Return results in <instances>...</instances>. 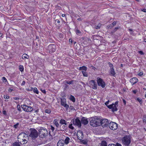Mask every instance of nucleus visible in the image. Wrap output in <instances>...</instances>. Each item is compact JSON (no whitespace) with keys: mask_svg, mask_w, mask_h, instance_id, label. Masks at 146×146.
<instances>
[{"mask_svg":"<svg viewBox=\"0 0 146 146\" xmlns=\"http://www.w3.org/2000/svg\"><path fill=\"white\" fill-rule=\"evenodd\" d=\"M29 136L25 133L22 132L20 133L17 137L18 141L20 144H26L29 140Z\"/></svg>","mask_w":146,"mask_h":146,"instance_id":"f257e3e1","label":"nucleus"},{"mask_svg":"<svg viewBox=\"0 0 146 146\" xmlns=\"http://www.w3.org/2000/svg\"><path fill=\"white\" fill-rule=\"evenodd\" d=\"M100 119L97 117H91L90 119V125L93 127L100 126Z\"/></svg>","mask_w":146,"mask_h":146,"instance_id":"f03ea898","label":"nucleus"},{"mask_svg":"<svg viewBox=\"0 0 146 146\" xmlns=\"http://www.w3.org/2000/svg\"><path fill=\"white\" fill-rule=\"evenodd\" d=\"M121 142L123 146H130L131 137L129 136L125 135L121 139Z\"/></svg>","mask_w":146,"mask_h":146,"instance_id":"7ed1b4c3","label":"nucleus"},{"mask_svg":"<svg viewBox=\"0 0 146 146\" xmlns=\"http://www.w3.org/2000/svg\"><path fill=\"white\" fill-rule=\"evenodd\" d=\"M38 134L37 131L34 128L30 129V132L29 136L33 140H35L38 137Z\"/></svg>","mask_w":146,"mask_h":146,"instance_id":"20e7f679","label":"nucleus"},{"mask_svg":"<svg viewBox=\"0 0 146 146\" xmlns=\"http://www.w3.org/2000/svg\"><path fill=\"white\" fill-rule=\"evenodd\" d=\"M39 136L41 138L46 137L48 135V132L46 128L40 127L38 130Z\"/></svg>","mask_w":146,"mask_h":146,"instance_id":"39448f33","label":"nucleus"},{"mask_svg":"<svg viewBox=\"0 0 146 146\" xmlns=\"http://www.w3.org/2000/svg\"><path fill=\"white\" fill-rule=\"evenodd\" d=\"M118 101H116L114 104L113 103L108 106V108L110 109H111L112 112H114L115 111H117V107L118 106Z\"/></svg>","mask_w":146,"mask_h":146,"instance_id":"423d86ee","label":"nucleus"},{"mask_svg":"<svg viewBox=\"0 0 146 146\" xmlns=\"http://www.w3.org/2000/svg\"><path fill=\"white\" fill-rule=\"evenodd\" d=\"M97 82L98 85L99 86H101L102 88H104L106 86V83L102 79L99 77H98L97 78Z\"/></svg>","mask_w":146,"mask_h":146,"instance_id":"0eeeda50","label":"nucleus"},{"mask_svg":"<svg viewBox=\"0 0 146 146\" xmlns=\"http://www.w3.org/2000/svg\"><path fill=\"white\" fill-rule=\"evenodd\" d=\"M21 107L24 111L26 112H31L33 110V108L30 106H29L26 105H21Z\"/></svg>","mask_w":146,"mask_h":146,"instance_id":"6e6552de","label":"nucleus"},{"mask_svg":"<svg viewBox=\"0 0 146 146\" xmlns=\"http://www.w3.org/2000/svg\"><path fill=\"white\" fill-rule=\"evenodd\" d=\"M100 125H101L103 127L108 126V120L107 119H100V122H99Z\"/></svg>","mask_w":146,"mask_h":146,"instance_id":"1a4fd4ad","label":"nucleus"},{"mask_svg":"<svg viewBox=\"0 0 146 146\" xmlns=\"http://www.w3.org/2000/svg\"><path fill=\"white\" fill-rule=\"evenodd\" d=\"M73 123L74 125L78 126L80 128L81 126V121L79 119L78 117H76L75 120H73Z\"/></svg>","mask_w":146,"mask_h":146,"instance_id":"9d476101","label":"nucleus"},{"mask_svg":"<svg viewBox=\"0 0 146 146\" xmlns=\"http://www.w3.org/2000/svg\"><path fill=\"white\" fill-rule=\"evenodd\" d=\"M109 127L111 129L114 130L117 129V125L116 123L112 122L109 124Z\"/></svg>","mask_w":146,"mask_h":146,"instance_id":"9b49d317","label":"nucleus"},{"mask_svg":"<svg viewBox=\"0 0 146 146\" xmlns=\"http://www.w3.org/2000/svg\"><path fill=\"white\" fill-rule=\"evenodd\" d=\"M61 100V105L63 106L66 108V109H68L69 106L68 105L66 104V100L64 98H60Z\"/></svg>","mask_w":146,"mask_h":146,"instance_id":"f8f14e48","label":"nucleus"},{"mask_svg":"<svg viewBox=\"0 0 146 146\" xmlns=\"http://www.w3.org/2000/svg\"><path fill=\"white\" fill-rule=\"evenodd\" d=\"M48 48L50 52H54L56 50V46L54 44H50L48 46Z\"/></svg>","mask_w":146,"mask_h":146,"instance_id":"ddd939ff","label":"nucleus"},{"mask_svg":"<svg viewBox=\"0 0 146 146\" xmlns=\"http://www.w3.org/2000/svg\"><path fill=\"white\" fill-rule=\"evenodd\" d=\"M90 84L92 86V88L93 89H96L97 88V85L96 82L94 80H92L89 82Z\"/></svg>","mask_w":146,"mask_h":146,"instance_id":"4468645a","label":"nucleus"},{"mask_svg":"<svg viewBox=\"0 0 146 146\" xmlns=\"http://www.w3.org/2000/svg\"><path fill=\"white\" fill-rule=\"evenodd\" d=\"M77 136L78 139L80 140H81L84 137L83 132L81 131H79L77 132Z\"/></svg>","mask_w":146,"mask_h":146,"instance_id":"2eb2a0df","label":"nucleus"},{"mask_svg":"<svg viewBox=\"0 0 146 146\" xmlns=\"http://www.w3.org/2000/svg\"><path fill=\"white\" fill-rule=\"evenodd\" d=\"M81 123L84 125H86L88 123V120L85 117H82L81 119Z\"/></svg>","mask_w":146,"mask_h":146,"instance_id":"dca6fc26","label":"nucleus"},{"mask_svg":"<svg viewBox=\"0 0 146 146\" xmlns=\"http://www.w3.org/2000/svg\"><path fill=\"white\" fill-rule=\"evenodd\" d=\"M138 79L137 78L134 77L130 79V82L132 84V85H133L134 84L137 83L138 82Z\"/></svg>","mask_w":146,"mask_h":146,"instance_id":"f3484780","label":"nucleus"},{"mask_svg":"<svg viewBox=\"0 0 146 146\" xmlns=\"http://www.w3.org/2000/svg\"><path fill=\"white\" fill-rule=\"evenodd\" d=\"M61 125L60 126V127L58 128V129H56L57 131H63L66 128V125Z\"/></svg>","mask_w":146,"mask_h":146,"instance_id":"a211bd4d","label":"nucleus"},{"mask_svg":"<svg viewBox=\"0 0 146 146\" xmlns=\"http://www.w3.org/2000/svg\"><path fill=\"white\" fill-rule=\"evenodd\" d=\"M64 142L63 140H59L57 143V146H64Z\"/></svg>","mask_w":146,"mask_h":146,"instance_id":"6ab92c4d","label":"nucleus"},{"mask_svg":"<svg viewBox=\"0 0 146 146\" xmlns=\"http://www.w3.org/2000/svg\"><path fill=\"white\" fill-rule=\"evenodd\" d=\"M110 74L112 76H115V72L114 70V68L110 69Z\"/></svg>","mask_w":146,"mask_h":146,"instance_id":"aec40b11","label":"nucleus"},{"mask_svg":"<svg viewBox=\"0 0 146 146\" xmlns=\"http://www.w3.org/2000/svg\"><path fill=\"white\" fill-rule=\"evenodd\" d=\"M60 123L61 125H67V122L64 119H61L60 121Z\"/></svg>","mask_w":146,"mask_h":146,"instance_id":"412c9836","label":"nucleus"},{"mask_svg":"<svg viewBox=\"0 0 146 146\" xmlns=\"http://www.w3.org/2000/svg\"><path fill=\"white\" fill-rule=\"evenodd\" d=\"M87 69V68L85 66H83L82 67H80L79 68V70H82L84 71H86Z\"/></svg>","mask_w":146,"mask_h":146,"instance_id":"4be33fe9","label":"nucleus"},{"mask_svg":"<svg viewBox=\"0 0 146 146\" xmlns=\"http://www.w3.org/2000/svg\"><path fill=\"white\" fill-rule=\"evenodd\" d=\"M22 58L23 59H28L29 58V56L26 54H24L22 55Z\"/></svg>","mask_w":146,"mask_h":146,"instance_id":"5701e85b","label":"nucleus"},{"mask_svg":"<svg viewBox=\"0 0 146 146\" xmlns=\"http://www.w3.org/2000/svg\"><path fill=\"white\" fill-rule=\"evenodd\" d=\"M53 122L54 123V124L56 126L57 128V129H58V128H59V126L60 127V125L56 120H54Z\"/></svg>","mask_w":146,"mask_h":146,"instance_id":"b1692460","label":"nucleus"},{"mask_svg":"<svg viewBox=\"0 0 146 146\" xmlns=\"http://www.w3.org/2000/svg\"><path fill=\"white\" fill-rule=\"evenodd\" d=\"M70 140V138L68 137H67L64 141V143L66 145L68 144L69 143Z\"/></svg>","mask_w":146,"mask_h":146,"instance_id":"393cba45","label":"nucleus"},{"mask_svg":"<svg viewBox=\"0 0 146 146\" xmlns=\"http://www.w3.org/2000/svg\"><path fill=\"white\" fill-rule=\"evenodd\" d=\"M21 144L18 141L15 142L13 143L12 146H21Z\"/></svg>","mask_w":146,"mask_h":146,"instance_id":"a878e982","label":"nucleus"},{"mask_svg":"<svg viewBox=\"0 0 146 146\" xmlns=\"http://www.w3.org/2000/svg\"><path fill=\"white\" fill-rule=\"evenodd\" d=\"M101 146H107V143L106 141H103L101 143Z\"/></svg>","mask_w":146,"mask_h":146,"instance_id":"bb28decb","label":"nucleus"},{"mask_svg":"<svg viewBox=\"0 0 146 146\" xmlns=\"http://www.w3.org/2000/svg\"><path fill=\"white\" fill-rule=\"evenodd\" d=\"M70 99L73 102H74L75 101V98L74 96L71 95L70 97Z\"/></svg>","mask_w":146,"mask_h":146,"instance_id":"cd10ccee","label":"nucleus"},{"mask_svg":"<svg viewBox=\"0 0 146 146\" xmlns=\"http://www.w3.org/2000/svg\"><path fill=\"white\" fill-rule=\"evenodd\" d=\"M74 82L73 80H72L70 81H68L67 80H65L64 81V83H66L69 84H71L73 83Z\"/></svg>","mask_w":146,"mask_h":146,"instance_id":"c85d7f7f","label":"nucleus"},{"mask_svg":"<svg viewBox=\"0 0 146 146\" xmlns=\"http://www.w3.org/2000/svg\"><path fill=\"white\" fill-rule=\"evenodd\" d=\"M76 34L78 35H82V33L81 31L78 29H77L76 30Z\"/></svg>","mask_w":146,"mask_h":146,"instance_id":"c756f323","label":"nucleus"},{"mask_svg":"<svg viewBox=\"0 0 146 146\" xmlns=\"http://www.w3.org/2000/svg\"><path fill=\"white\" fill-rule=\"evenodd\" d=\"M33 91L34 93H35L37 94H38V90L37 88H35L33 89Z\"/></svg>","mask_w":146,"mask_h":146,"instance_id":"7c9ffc66","label":"nucleus"},{"mask_svg":"<svg viewBox=\"0 0 146 146\" xmlns=\"http://www.w3.org/2000/svg\"><path fill=\"white\" fill-rule=\"evenodd\" d=\"M80 141L82 143L84 144V145H86L87 144L88 141L86 140H82L81 139Z\"/></svg>","mask_w":146,"mask_h":146,"instance_id":"2f4dec72","label":"nucleus"},{"mask_svg":"<svg viewBox=\"0 0 146 146\" xmlns=\"http://www.w3.org/2000/svg\"><path fill=\"white\" fill-rule=\"evenodd\" d=\"M45 111L46 113L48 114L50 113L51 112V110L49 108L45 109Z\"/></svg>","mask_w":146,"mask_h":146,"instance_id":"473e14b6","label":"nucleus"},{"mask_svg":"<svg viewBox=\"0 0 146 146\" xmlns=\"http://www.w3.org/2000/svg\"><path fill=\"white\" fill-rule=\"evenodd\" d=\"M82 72L84 76L87 77L88 76V73L86 72V71H82Z\"/></svg>","mask_w":146,"mask_h":146,"instance_id":"72a5a7b5","label":"nucleus"},{"mask_svg":"<svg viewBox=\"0 0 146 146\" xmlns=\"http://www.w3.org/2000/svg\"><path fill=\"white\" fill-rule=\"evenodd\" d=\"M19 70L21 72H23L24 70V68H23V66L22 65H20L19 66Z\"/></svg>","mask_w":146,"mask_h":146,"instance_id":"f704fd0d","label":"nucleus"},{"mask_svg":"<svg viewBox=\"0 0 146 146\" xmlns=\"http://www.w3.org/2000/svg\"><path fill=\"white\" fill-rule=\"evenodd\" d=\"M108 64L109 67L110 68V69L113 68V64H112L111 63L109 62L108 63Z\"/></svg>","mask_w":146,"mask_h":146,"instance_id":"c9c22d12","label":"nucleus"},{"mask_svg":"<svg viewBox=\"0 0 146 146\" xmlns=\"http://www.w3.org/2000/svg\"><path fill=\"white\" fill-rule=\"evenodd\" d=\"M137 100L138 102H139L141 104L143 103L142 100L141 99V98H137Z\"/></svg>","mask_w":146,"mask_h":146,"instance_id":"e433bc0d","label":"nucleus"},{"mask_svg":"<svg viewBox=\"0 0 146 146\" xmlns=\"http://www.w3.org/2000/svg\"><path fill=\"white\" fill-rule=\"evenodd\" d=\"M19 123H17L16 124L13 125V127L15 129H17L18 127V126L19 125Z\"/></svg>","mask_w":146,"mask_h":146,"instance_id":"4c0bfd02","label":"nucleus"},{"mask_svg":"<svg viewBox=\"0 0 146 146\" xmlns=\"http://www.w3.org/2000/svg\"><path fill=\"white\" fill-rule=\"evenodd\" d=\"M2 80L3 82H6L7 81V79L4 77H3Z\"/></svg>","mask_w":146,"mask_h":146,"instance_id":"58836bf2","label":"nucleus"},{"mask_svg":"<svg viewBox=\"0 0 146 146\" xmlns=\"http://www.w3.org/2000/svg\"><path fill=\"white\" fill-rule=\"evenodd\" d=\"M143 121L144 122L146 123V115H144L143 119Z\"/></svg>","mask_w":146,"mask_h":146,"instance_id":"ea45409f","label":"nucleus"},{"mask_svg":"<svg viewBox=\"0 0 146 146\" xmlns=\"http://www.w3.org/2000/svg\"><path fill=\"white\" fill-rule=\"evenodd\" d=\"M9 98L10 96L7 95L6 96L4 95V98L5 99H8Z\"/></svg>","mask_w":146,"mask_h":146,"instance_id":"a19ab883","label":"nucleus"},{"mask_svg":"<svg viewBox=\"0 0 146 146\" xmlns=\"http://www.w3.org/2000/svg\"><path fill=\"white\" fill-rule=\"evenodd\" d=\"M68 87V86L65 84H64V86H63V87H64V90H65Z\"/></svg>","mask_w":146,"mask_h":146,"instance_id":"79ce46f5","label":"nucleus"},{"mask_svg":"<svg viewBox=\"0 0 146 146\" xmlns=\"http://www.w3.org/2000/svg\"><path fill=\"white\" fill-rule=\"evenodd\" d=\"M17 108L18 110L19 111H21V107H20V105H17Z\"/></svg>","mask_w":146,"mask_h":146,"instance_id":"37998d69","label":"nucleus"},{"mask_svg":"<svg viewBox=\"0 0 146 146\" xmlns=\"http://www.w3.org/2000/svg\"><path fill=\"white\" fill-rule=\"evenodd\" d=\"M69 127L72 129H74V127L72 126V124L69 125Z\"/></svg>","mask_w":146,"mask_h":146,"instance_id":"c03bdc74","label":"nucleus"},{"mask_svg":"<svg viewBox=\"0 0 146 146\" xmlns=\"http://www.w3.org/2000/svg\"><path fill=\"white\" fill-rule=\"evenodd\" d=\"M113 27V26H112V25L110 24L107 26V27L108 29H110L111 28H112Z\"/></svg>","mask_w":146,"mask_h":146,"instance_id":"a18cd8bd","label":"nucleus"},{"mask_svg":"<svg viewBox=\"0 0 146 146\" xmlns=\"http://www.w3.org/2000/svg\"><path fill=\"white\" fill-rule=\"evenodd\" d=\"M109 102V100H108L107 102H105V105H106L107 107H108V106H109V105H108Z\"/></svg>","mask_w":146,"mask_h":146,"instance_id":"49530a36","label":"nucleus"},{"mask_svg":"<svg viewBox=\"0 0 146 146\" xmlns=\"http://www.w3.org/2000/svg\"><path fill=\"white\" fill-rule=\"evenodd\" d=\"M115 146H122V145L120 144L119 143H116L115 144Z\"/></svg>","mask_w":146,"mask_h":146,"instance_id":"de8ad7c7","label":"nucleus"},{"mask_svg":"<svg viewBox=\"0 0 146 146\" xmlns=\"http://www.w3.org/2000/svg\"><path fill=\"white\" fill-rule=\"evenodd\" d=\"M116 24V22L115 21H114L113 22V23L111 24V25L113 26V27Z\"/></svg>","mask_w":146,"mask_h":146,"instance_id":"09e8293b","label":"nucleus"},{"mask_svg":"<svg viewBox=\"0 0 146 146\" xmlns=\"http://www.w3.org/2000/svg\"><path fill=\"white\" fill-rule=\"evenodd\" d=\"M139 53L141 55H143L144 54V53L141 51H139Z\"/></svg>","mask_w":146,"mask_h":146,"instance_id":"8fccbe9b","label":"nucleus"},{"mask_svg":"<svg viewBox=\"0 0 146 146\" xmlns=\"http://www.w3.org/2000/svg\"><path fill=\"white\" fill-rule=\"evenodd\" d=\"M50 127H51L50 129H51V130H52V131H53L55 129V128L51 125L50 126Z\"/></svg>","mask_w":146,"mask_h":146,"instance_id":"3c124183","label":"nucleus"},{"mask_svg":"<svg viewBox=\"0 0 146 146\" xmlns=\"http://www.w3.org/2000/svg\"><path fill=\"white\" fill-rule=\"evenodd\" d=\"M94 27L96 29H100V26L98 25H96Z\"/></svg>","mask_w":146,"mask_h":146,"instance_id":"603ef678","label":"nucleus"},{"mask_svg":"<svg viewBox=\"0 0 146 146\" xmlns=\"http://www.w3.org/2000/svg\"><path fill=\"white\" fill-rule=\"evenodd\" d=\"M40 90L44 94H46V92L44 90H42V89H41Z\"/></svg>","mask_w":146,"mask_h":146,"instance_id":"864d4df0","label":"nucleus"},{"mask_svg":"<svg viewBox=\"0 0 146 146\" xmlns=\"http://www.w3.org/2000/svg\"><path fill=\"white\" fill-rule=\"evenodd\" d=\"M119 29V28L118 27H115L114 29H113V32H115L117 29Z\"/></svg>","mask_w":146,"mask_h":146,"instance_id":"5fc2aeb1","label":"nucleus"},{"mask_svg":"<svg viewBox=\"0 0 146 146\" xmlns=\"http://www.w3.org/2000/svg\"><path fill=\"white\" fill-rule=\"evenodd\" d=\"M13 91V89H11V88H9V90H8V91L9 92H12Z\"/></svg>","mask_w":146,"mask_h":146,"instance_id":"6e6d98bb","label":"nucleus"},{"mask_svg":"<svg viewBox=\"0 0 146 146\" xmlns=\"http://www.w3.org/2000/svg\"><path fill=\"white\" fill-rule=\"evenodd\" d=\"M108 146H115V144H109Z\"/></svg>","mask_w":146,"mask_h":146,"instance_id":"4d7b16f0","label":"nucleus"},{"mask_svg":"<svg viewBox=\"0 0 146 146\" xmlns=\"http://www.w3.org/2000/svg\"><path fill=\"white\" fill-rule=\"evenodd\" d=\"M25 81H23L22 82V83L21 84V85L22 86H24V85H25Z\"/></svg>","mask_w":146,"mask_h":146,"instance_id":"13d9d810","label":"nucleus"},{"mask_svg":"<svg viewBox=\"0 0 146 146\" xmlns=\"http://www.w3.org/2000/svg\"><path fill=\"white\" fill-rule=\"evenodd\" d=\"M13 99L15 100H17L19 99V98L18 97H14Z\"/></svg>","mask_w":146,"mask_h":146,"instance_id":"bf43d9fd","label":"nucleus"},{"mask_svg":"<svg viewBox=\"0 0 146 146\" xmlns=\"http://www.w3.org/2000/svg\"><path fill=\"white\" fill-rule=\"evenodd\" d=\"M3 114L5 115H7V113L6 111L4 110L3 111Z\"/></svg>","mask_w":146,"mask_h":146,"instance_id":"052dcab7","label":"nucleus"},{"mask_svg":"<svg viewBox=\"0 0 146 146\" xmlns=\"http://www.w3.org/2000/svg\"><path fill=\"white\" fill-rule=\"evenodd\" d=\"M138 75L139 76H142V75H143V72H139V73L138 74Z\"/></svg>","mask_w":146,"mask_h":146,"instance_id":"680f3d73","label":"nucleus"},{"mask_svg":"<svg viewBox=\"0 0 146 146\" xmlns=\"http://www.w3.org/2000/svg\"><path fill=\"white\" fill-rule=\"evenodd\" d=\"M74 107L72 106H70V108L72 110H73L74 109Z\"/></svg>","mask_w":146,"mask_h":146,"instance_id":"e2e57ef3","label":"nucleus"},{"mask_svg":"<svg viewBox=\"0 0 146 146\" xmlns=\"http://www.w3.org/2000/svg\"><path fill=\"white\" fill-rule=\"evenodd\" d=\"M123 102L124 104L125 105L126 104V101L124 99L123 100Z\"/></svg>","mask_w":146,"mask_h":146,"instance_id":"0e129e2a","label":"nucleus"},{"mask_svg":"<svg viewBox=\"0 0 146 146\" xmlns=\"http://www.w3.org/2000/svg\"><path fill=\"white\" fill-rule=\"evenodd\" d=\"M141 11L144 12L146 13V9H143L141 10Z\"/></svg>","mask_w":146,"mask_h":146,"instance_id":"69168bd1","label":"nucleus"},{"mask_svg":"<svg viewBox=\"0 0 146 146\" xmlns=\"http://www.w3.org/2000/svg\"><path fill=\"white\" fill-rule=\"evenodd\" d=\"M69 41L70 42H71V43H72V40L71 39V38H70L69 39Z\"/></svg>","mask_w":146,"mask_h":146,"instance_id":"338daca9","label":"nucleus"},{"mask_svg":"<svg viewBox=\"0 0 146 146\" xmlns=\"http://www.w3.org/2000/svg\"><path fill=\"white\" fill-rule=\"evenodd\" d=\"M133 93L135 94L136 93V90H133Z\"/></svg>","mask_w":146,"mask_h":146,"instance_id":"774afa93","label":"nucleus"}]
</instances>
